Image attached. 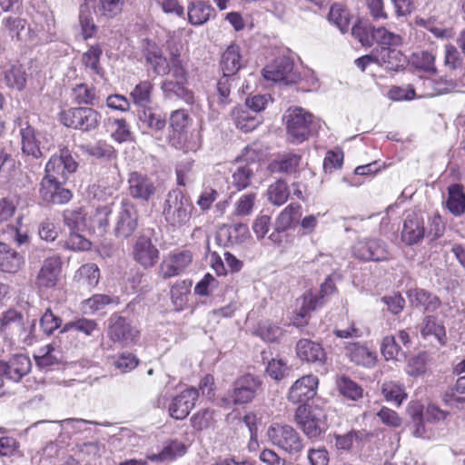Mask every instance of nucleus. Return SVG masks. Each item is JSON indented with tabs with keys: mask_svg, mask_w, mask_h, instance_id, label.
I'll return each instance as SVG.
<instances>
[{
	"mask_svg": "<svg viewBox=\"0 0 465 465\" xmlns=\"http://www.w3.org/2000/svg\"><path fill=\"white\" fill-rule=\"evenodd\" d=\"M445 232V223L440 214L435 213L425 224L424 216L420 212H409L404 220L401 232V240L406 245L419 244L427 237L430 241L440 238Z\"/></svg>",
	"mask_w": 465,
	"mask_h": 465,
	"instance_id": "f257e3e1",
	"label": "nucleus"
},
{
	"mask_svg": "<svg viewBox=\"0 0 465 465\" xmlns=\"http://www.w3.org/2000/svg\"><path fill=\"white\" fill-rule=\"evenodd\" d=\"M193 209L190 198L181 190L175 189L170 191L166 196L163 215L169 225L180 228L190 221Z\"/></svg>",
	"mask_w": 465,
	"mask_h": 465,
	"instance_id": "f03ea898",
	"label": "nucleus"
},
{
	"mask_svg": "<svg viewBox=\"0 0 465 465\" xmlns=\"http://www.w3.org/2000/svg\"><path fill=\"white\" fill-rule=\"evenodd\" d=\"M294 420L309 438H317L327 429L326 413L316 405L301 404L296 409Z\"/></svg>",
	"mask_w": 465,
	"mask_h": 465,
	"instance_id": "7ed1b4c3",
	"label": "nucleus"
},
{
	"mask_svg": "<svg viewBox=\"0 0 465 465\" xmlns=\"http://www.w3.org/2000/svg\"><path fill=\"white\" fill-rule=\"evenodd\" d=\"M312 114L301 107L288 111L286 115L287 134L293 143L305 141L313 130Z\"/></svg>",
	"mask_w": 465,
	"mask_h": 465,
	"instance_id": "20e7f679",
	"label": "nucleus"
},
{
	"mask_svg": "<svg viewBox=\"0 0 465 465\" xmlns=\"http://www.w3.org/2000/svg\"><path fill=\"white\" fill-rule=\"evenodd\" d=\"M60 119L67 127L90 132L99 126L101 114L91 107H74L61 113Z\"/></svg>",
	"mask_w": 465,
	"mask_h": 465,
	"instance_id": "39448f33",
	"label": "nucleus"
},
{
	"mask_svg": "<svg viewBox=\"0 0 465 465\" xmlns=\"http://www.w3.org/2000/svg\"><path fill=\"white\" fill-rule=\"evenodd\" d=\"M77 167L78 163L70 150L63 147L59 150V153L54 154L45 164L44 178L66 183L69 175L74 173Z\"/></svg>",
	"mask_w": 465,
	"mask_h": 465,
	"instance_id": "423d86ee",
	"label": "nucleus"
},
{
	"mask_svg": "<svg viewBox=\"0 0 465 465\" xmlns=\"http://www.w3.org/2000/svg\"><path fill=\"white\" fill-rule=\"evenodd\" d=\"M267 435L271 442L289 454L296 455L303 449L299 433L290 425L273 424Z\"/></svg>",
	"mask_w": 465,
	"mask_h": 465,
	"instance_id": "0eeeda50",
	"label": "nucleus"
},
{
	"mask_svg": "<svg viewBox=\"0 0 465 465\" xmlns=\"http://www.w3.org/2000/svg\"><path fill=\"white\" fill-rule=\"evenodd\" d=\"M138 220L136 206L128 200L122 201L114 226L115 237L122 240L131 237L138 228Z\"/></svg>",
	"mask_w": 465,
	"mask_h": 465,
	"instance_id": "6e6552de",
	"label": "nucleus"
},
{
	"mask_svg": "<svg viewBox=\"0 0 465 465\" xmlns=\"http://www.w3.org/2000/svg\"><path fill=\"white\" fill-rule=\"evenodd\" d=\"M266 80L281 83L285 85L295 84L300 75L293 70V62L289 57H279L262 70Z\"/></svg>",
	"mask_w": 465,
	"mask_h": 465,
	"instance_id": "1a4fd4ad",
	"label": "nucleus"
},
{
	"mask_svg": "<svg viewBox=\"0 0 465 465\" xmlns=\"http://www.w3.org/2000/svg\"><path fill=\"white\" fill-rule=\"evenodd\" d=\"M262 388V381L252 374H245L235 380L229 395L234 404L242 405L251 402Z\"/></svg>",
	"mask_w": 465,
	"mask_h": 465,
	"instance_id": "9d476101",
	"label": "nucleus"
},
{
	"mask_svg": "<svg viewBox=\"0 0 465 465\" xmlns=\"http://www.w3.org/2000/svg\"><path fill=\"white\" fill-rule=\"evenodd\" d=\"M133 259L143 269L153 267L159 261L160 252L150 237L140 235L132 247Z\"/></svg>",
	"mask_w": 465,
	"mask_h": 465,
	"instance_id": "9b49d317",
	"label": "nucleus"
},
{
	"mask_svg": "<svg viewBox=\"0 0 465 465\" xmlns=\"http://www.w3.org/2000/svg\"><path fill=\"white\" fill-rule=\"evenodd\" d=\"M260 169V163L254 159L241 157L235 161L232 168V185L238 191H242L250 186L255 173Z\"/></svg>",
	"mask_w": 465,
	"mask_h": 465,
	"instance_id": "f8f14e48",
	"label": "nucleus"
},
{
	"mask_svg": "<svg viewBox=\"0 0 465 465\" xmlns=\"http://www.w3.org/2000/svg\"><path fill=\"white\" fill-rule=\"evenodd\" d=\"M319 379L313 374H307L298 379L290 388L287 399L297 404H305L317 393Z\"/></svg>",
	"mask_w": 465,
	"mask_h": 465,
	"instance_id": "ddd939ff",
	"label": "nucleus"
},
{
	"mask_svg": "<svg viewBox=\"0 0 465 465\" xmlns=\"http://www.w3.org/2000/svg\"><path fill=\"white\" fill-rule=\"evenodd\" d=\"M107 333L112 341L127 346L134 342L138 331L133 328L125 318L114 314L109 319Z\"/></svg>",
	"mask_w": 465,
	"mask_h": 465,
	"instance_id": "4468645a",
	"label": "nucleus"
},
{
	"mask_svg": "<svg viewBox=\"0 0 465 465\" xmlns=\"http://www.w3.org/2000/svg\"><path fill=\"white\" fill-rule=\"evenodd\" d=\"M352 252L354 256L364 261L380 262L388 258L387 246L379 239L358 241L353 246Z\"/></svg>",
	"mask_w": 465,
	"mask_h": 465,
	"instance_id": "2eb2a0df",
	"label": "nucleus"
},
{
	"mask_svg": "<svg viewBox=\"0 0 465 465\" xmlns=\"http://www.w3.org/2000/svg\"><path fill=\"white\" fill-rule=\"evenodd\" d=\"M198 397L199 392L193 387L183 391L172 399L168 408L170 416L175 420L185 419L195 406Z\"/></svg>",
	"mask_w": 465,
	"mask_h": 465,
	"instance_id": "dca6fc26",
	"label": "nucleus"
},
{
	"mask_svg": "<svg viewBox=\"0 0 465 465\" xmlns=\"http://www.w3.org/2000/svg\"><path fill=\"white\" fill-rule=\"evenodd\" d=\"M193 253L188 250L169 253L160 265V273L163 279L177 276L192 263Z\"/></svg>",
	"mask_w": 465,
	"mask_h": 465,
	"instance_id": "f3484780",
	"label": "nucleus"
},
{
	"mask_svg": "<svg viewBox=\"0 0 465 465\" xmlns=\"http://www.w3.org/2000/svg\"><path fill=\"white\" fill-rule=\"evenodd\" d=\"M64 182L43 178L40 183V196L48 203L63 204L70 201L72 193L64 188Z\"/></svg>",
	"mask_w": 465,
	"mask_h": 465,
	"instance_id": "a211bd4d",
	"label": "nucleus"
},
{
	"mask_svg": "<svg viewBox=\"0 0 465 465\" xmlns=\"http://www.w3.org/2000/svg\"><path fill=\"white\" fill-rule=\"evenodd\" d=\"M297 357L308 363L323 366L327 361V354L322 346L309 339H301L296 343Z\"/></svg>",
	"mask_w": 465,
	"mask_h": 465,
	"instance_id": "6ab92c4d",
	"label": "nucleus"
},
{
	"mask_svg": "<svg viewBox=\"0 0 465 465\" xmlns=\"http://www.w3.org/2000/svg\"><path fill=\"white\" fill-rule=\"evenodd\" d=\"M62 262L59 256L46 258L35 278V285L39 288H54L61 272Z\"/></svg>",
	"mask_w": 465,
	"mask_h": 465,
	"instance_id": "aec40b11",
	"label": "nucleus"
},
{
	"mask_svg": "<svg viewBox=\"0 0 465 465\" xmlns=\"http://www.w3.org/2000/svg\"><path fill=\"white\" fill-rule=\"evenodd\" d=\"M22 152L28 157L33 159H40L43 157V149L41 139L43 134L35 130L29 124L20 129Z\"/></svg>",
	"mask_w": 465,
	"mask_h": 465,
	"instance_id": "412c9836",
	"label": "nucleus"
},
{
	"mask_svg": "<svg viewBox=\"0 0 465 465\" xmlns=\"http://www.w3.org/2000/svg\"><path fill=\"white\" fill-rule=\"evenodd\" d=\"M128 184L130 195L138 200L148 201L156 192L153 182L137 172L131 173Z\"/></svg>",
	"mask_w": 465,
	"mask_h": 465,
	"instance_id": "4be33fe9",
	"label": "nucleus"
},
{
	"mask_svg": "<svg viewBox=\"0 0 465 465\" xmlns=\"http://www.w3.org/2000/svg\"><path fill=\"white\" fill-rule=\"evenodd\" d=\"M32 368L30 358L23 353L13 355L8 361H4L3 376L13 381H19L27 375Z\"/></svg>",
	"mask_w": 465,
	"mask_h": 465,
	"instance_id": "5701e85b",
	"label": "nucleus"
},
{
	"mask_svg": "<svg viewBox=\"0 0 465 465\" xmlns=\"http://www.w3.org/2000/svg\"><path fill=\"white\" fill-rule=\"evenodd\" d=\"M376 64L390 71H399L406 63L404 54L397 47L381 46L375 49Z\"/></svg>",
	"mask_w": 465,
	"mask_h": 465,
	"instance_id": "b1692460",
	"label": "nucleus"
},
{
	"mask_svg": "<svg viewBox=\"0 0 465 465\" xmlns=\"http://www.w3.org/2000/svg\"><path fill=\"white\" fill-rule=\"evenodd\" d=\"M25 264L24 256L8 244L0 242V270L4 272L15 273Z\"/></svg>",
	"mask_w": 465,
	"mask_h": 465,
	"instance_id": "393cba45",
	"label": "nucleus"
},
{
	"mask_svg": "<svg viewBox=\"0 0 465 465\" xmlns=\"http://www.w3.org/2000/svg\"><path fill=\"white\" fill-rule=\"evenodd\" d=\"M250 236L249 228L244 223L223 225L218 232V240L224 245H234L244 242Z\"/></svg>",
	"mask_w": 465,
	"mask_h": 465,
	"instance_id": "a878e982",
	"label": "nucleus"
},
{
	"mask_svg": "<svg viewBox=\"0 0 465 465\" xmlns=\"http://www.w3.org/2000/svg\"><path fill=\"white\" fill-rule=\"evenodd\" d=\"M301 163V155L292 153H286L272 160L268 165V170L272 173H280L294 174L299 172Z\"/></svg>",
	"mask_w": 465,
	"mask_h": 465,
	"instance_id": "bb28decb",
	"label": "nucleus"
},
{
	"mask_svg": "<svg viewBox=\"0 0 465 465\" xmlns=\"http://www.w3.org/2000/svg\"><path fill=\"white\" fill-rule=\"evenodd\" d=\"M220 64L223 74L236 76L238 71L243 66L240 46L235 44L230 45L223 53Z\"/></svg>",
	"mask_w": 465,
	"mask_h": 465,
	"instance_id": "cd10ccee",
	"label": "nucleus"
},
{
	"mask_svg": "<svg viewBox=\"0 0 465 465\" xmlns=\"http://www.w3.org/2000/svg\"><path fill=\"white\" fill-rule=\"evenodd\" d=\"M35 323L36 320L35 318L29 319L27 317L25 320L22 317L7 336L25 345H31L35 341Z\"/></svg>",
	"mask_w": 465,
	"mask_h": 465,
	"instance_id": "c85d7f7f",
	"label": "nucleus"
},
{
	"mask_svg": "<svg viewBox=\"0 0 465 465\" xmlns=\"http://www.w3.org/2000/svg\"><path fill=\"white\" fill-rule=\"evenodd\" d=\"M345 354L357 365L369 368L373 367L377 360L374 351H370L366 346L359 342L348 344L345 348Z\"/></svg>",
	"mask_w": 465,
	"mask_h": 465,
	"instance_id": "c756f323",
	"label": "nucleus"
},
{
	"mask_svg": "<svg viewBox=\"0 0 465 465\" xmlns=\"http://www.w3.org/2000/svg\"><path fill=\"white\" fill-rule=\"evenodd\" d=\"M184 81L165 80L161 85L164 99H181L192 104L194 101L193 94L183 85Z\"/></svg>",
	"mask_w": 465,
	"mask_h": 465,
	"instance_id": "7c9ffc66",
	"label": "nucleus"
},
{
	"mask_svg": "<svg viewBox=\"0 0 465 465\" xmlns=\"http://www.w3.org/2000/svg\"><path fill=\"white\" fill-rule=\"evenodd\" d=\"M232 117L236 127L244 133L252 132L262 123L258 114L244 107H235L232 112Z\"/></svg>",
	"mask_w": 465,
	"mask_h": 465,
	"instance_id": "2f4dec72",
	"label": "nucleus"
},
{
	"mask_svg": "<svg viewBox=\"0 0 465 465\" xmlns=\"http://www.w3.org/2000/svg\"><path fill=\"white\" fill-rule=\"evenodd\" d=\"M446 207L455 216L465 213V193L460 184H452L448 188Z\"/></svg>",
	"mask_w": 465,
	"mask_h": 465,
	"instance_id": "473e14b6",
	"label": "nucleus"
},
{
	"mask_svg": "<svg viewBox=\"0 0 465 465\" xmlns=\"http://www.w3.org/2000/svg\"><path fill=\"white\" fill-rule=\"evenodd\" d=\"M71 98L77 104L94 106L99 102L96 89L86 84H76L71 91Z\"/></svg>",
	"mask_w": 465,
	"mask_h": 465,
	"instance_id": "72a5a7b5",
	"label": "nucleus"
},
{
	"mask_svg": "<svg viewBox=\"0 0 465 465\" xmlns=\"http://www.w3.org/2000/svg\"><path fill=\"white\" fill-rule=\"evenodd\" d=\"M302 215V206L299 203H292L286 206L279 214L275 222V231L278 232H285L291 228L293 222L297 221Z\"/></svg>",
	"mask_w": 465,
	"mask_h": 465,
	"instance_id": "f704fd0d",
	"label": "nucleus"
},
{
	"mask_svg": "<svg viewBox=\"0 0 465 465\" xmlns=\"http://www.w3.org/2000/svg\"><path fill=\"white\" fill-rule=\"evenodd\" d=\"M78 284L86 289L94 288L100 279V271L96 264L86 263L82 265L75 274Z\"/></svg>",
	"mask_w": 465,
	"mask_h": 465,
	"instance_id": "c9c22d12",
	"label": "nucleus"
},
{
	"mask_svg": "<svg viewBox=\"0 0 465 465\" xmlns=\"http://www.w3.org/2000/svg\"><path fill=\"white\" fill-rule=\"evenodd\" d=\"M443 402L456 409H465V378L458 379L455 386L445 391Z\"/></svg>",
	"mask_w": 465,
	"mask_h": 465,
	"instance_id": "e433bc0d",
	"label": "nucleus"
},
{
	"mask_svg": "<svg viewBox=\"0 0 465 465\" xmlns=\"http://www.w3.org/2000/svg\"><path fill=\"white\" fill-rule=\"evenodd\" d=\"M420 332L424 338L430 336L434 337L440 345H443L446 342V331L444 326L432 316L425 318Z\"/></svg>",
	"mask_w": 465,
	"mask_h": 465,
	"instance_id": "4c0bfd02",
	"label": "nucleus"
},
{
	"mask_svg": "<svg viewBox=\"0 0 465 465\" xmlns=\"http://www.w3.org/2000/svg\"><path fill=\"white\" fill-rule=\"evenodd\" d=\"M2 24L12 38L23 40L29 35V28H26L27 22L24 18L10 15L5 17Z\"/></svg>",
	"mask_w": 465,
	"mask_h": 465,
	"instance_id": "58836bf2",
	"label": "nucleus"
},
{
	"mask_svg": "<svg viewBox=\"0 0 465 465\" xmlns=\"http://www.w3.org/2000/svg\"><path fill=\"white\" fill-rule=\"evenodd\" d=\"M213 12L211 5L203 2L191 3L188 5V20L193 25L206 23Z\"/></svg>",
	"mask_w": 465,
	"mask_h": 465,
	"instance_id": "ea45409f",
	"label": "nucleus"
},
{
	"mask_svg": "<svg viewBox=\"0 0 465 465\" xmlns=\"http://www.w3.org/2000/svg\"><path fill=\"white\" fill-rule=\"evenodd\" d=\"M186 452V447L178 440H172L158 454L149 456L153 461L172 460L177 457H181Z\"/></svg>",
	"mask_w": 465,
	"mask_h": 465,
	"instance_id": "a19ab883",
	"label": "nucleus"
},
{
	"mask_svg": "<svg viewBox=\"0 0 465 465\" xmlns=\"http://www.w3.org/2000/svg\"><path fill=\"white\" fill-rule=\"evenodd\" d=\"M84 152L93 157L104 161H112L117 156V153L114 148L103 141L86 145L84 147Z\"/></svg>",
	"mask_w": 465,
	"mask_h": 465,
	"instance_id": "79ce46f5",
	"label": "nucleus"
},
{
	"mask_svg": "<svg viewBox=\"0 0 465 465\" xmlns=\"http://www.w3.org/2000/svg\"><path fill=\"white\" fill-rule=\"evenodd\" d=\"M328 20L335 25L341 33L347 32L350 25V14L340 4H333L328 15Z\"/></svg>",
	"mask_w": 465,
	"mask_h": 465,
	"instance_id": "37998d69",
	"label": "nucleus"
},
{
	"mask_svg": "<svg viewBox=\"0 0 465 465\" xmlns=\"http://www.w3.org/2000/svg\"><path fill=\"white\" fill-rule=\"evenodd\" d=\"M72 331H80L86 336H91L94 331H98V324L94 320L80 318L66 322L61 330V332L64 333Z\"/></svg>",
	"mask_w": 465,
	"mask_h": 465,
	"instance_id": "c03bdc74",
	"label": "nucleus"
},
{
	"mask_svg": "<svg viewBox=\"0 0 465 465\" xmlns=\"http://www.w3.org/2000/svg\"><path fill=\"white\" fill-rule=\"evenodd\" d=\"M125 0H98L97 12L106 19H113L122 14Z\"/></svg>",
	"mask_w": 465,
	"mask_h": 465,
	"instance_id": "a18cd8bd",
	"label": "nucleus"
},
{
	"mask_svg": "<svg viewBox=\"0 0 465 465\" xmlns=\"http://www.w3.org/2000/svg\"><path fill=\"white\" fill-rule=\"evenodd\" d=\"M337 387L341 394L349 400L357 401L362 398L363 389L348 377H340L337 380Z\"/></svg>",
	"mask_w": 465,
	"mask_h": 465,
	"instance_id": "49530a36",
	"label": "nucleus"
},
{
	"mask_svg": "<svg viewBox=\"0 0 465 465\" xmlns=\"http://www.w3.org/2000/svg\"><path fill=\"white\" fill-rule=\"evenodd\" d=\"M373 43L385 47H399L402 44V38L400 35L390 32L385 27H378L374 30Z\"/></svg>",
	"mask_w": 465,
	"mask_h": 465,
	"instance_id": "de8ad7c7",
	"label": "nucleus"
},
{
	"mask_svg": "<svg viewBox=\"0 0 465 465\" xmlns=\"http://www.w3.org/2000/svg\"><path fill=\"white\" fill-rule=\"evenodd\" d=\"M79 24L84 39L92 37L97 31V26L94 22L91 9L87 4L80 6Z\"/></svg>",
	"mask_w": 465,
	"mask_h": 465,
	"instance_id": "09e8293b",
	"label": "nucleus"
},
{
	"mask_svg": "<svg viewBox=\"0 0 465 465\" xmlns=\"http://www.w3.org/2000/svg\"><path fill=\"white\" fill-rule=\"evenodd\" d=\"M290 192L285 181L278 180L268 189V200L274 205L283 204L289 198Z\"/></svg>",
	"mask_w": 465,
	"mask_h": 465,
	"instance_id": "8fccbe9b",
	"label": "nucleus"
},
{
	"mask_svg": "<svg viewBox=\"0 0 465 465\" xmlns=\"http://www.w3.org/2000/svg\"><path fill=\"white\" fill-rule=\"evenodd\" d=\"M425 84L430 88L431 91L424 94L426 96H435L450 93L456 88V84L452 79L440 77L436 80L428 79Z\"/></svg>",
	"mask_w": 465,
	"mask_h": 465,
	"instance_id": "3c124183",
	"label": "nucleus"
},
{
	"mask_svg": "<svg viewBox=\"0 0 465 465\" xmlns=\"http://www.w3.org/2000/svg\"><path fill=\"white\" fill-rule=\"evenodd\" d=\"M375 29L371 24L359 21L352 26L351 34L363 46H371L374 38L372 35Z\"/></svg>",
	"mask_w": 465,
	"mask_h": 465,
	"instance_id": "603ef678",
	"label": "nucleus"
},
{
	"mask_svg": "<svg viewBox=\"0 0 465 465\" xmlns=\"http://www.w3.org/2000/svg\"><path fill=\"white\" fill-rule=\"evenodd\" d=\"M435 54L429 51H420L413 54V65L428 74H435L437 69L435 66Z\"/></svg>",
	"mask_w": 465,
	"mask_h": 465,
	"instance_id": "864d4df0",
	"label": "nucleus"
},
{
	"mask_svg": "<svg viewBox=\"0 0 465 465\" xmlns=\"http://www.w3.org/2000/svg\"><path fill=\"white\" fill-rule=\"evenodd\" d=\"M381 392L387 401H394L398 406L407 398L404 388L392 381L383 382Z\"/></svg>",
	"mask_w": 465,
	"mask_h": 465,
	"instance_id": "5fc2aeb1",
	"label": "nucleus"
},
{
	"mask_svg": "<svg viewBox=\"0 0 465 465\" xmlns=\"http://www.w3.org/2000/svg\"><path fill=\"white\" fill-rule=\"evenodd\" d=\"M381 351L385 360H396L401 361L405 357L404 351H402L395 341L393 336H385L382 339L381 345Z\"/></svg>",
	"mask_w": 465,
	"mask_h": 465,
	"instance_id": "6e6d98bb",
	"label": "nucleus"
},
{
	"mask_svg": "<svg viewBox=\"0 0 465 465\" xmlns=\"http://www.w3.org/2000/svg\"><path fill=\"white\" fill-rule=\"evenodd\" d=\"M64 221L70 232L83 231L86 226L85 214L82 209L66 210L64 213Z\"/></svg>",
	"mask_w": 465,
	"mask_h": 465,
	"instance_id": "4d7b16f0",
	"label": "nucleus"
},
{
	"mask_svg": "<svg viewBox=\"0 0 465 465\" xmlns=\"http://www.w3.org/2000/svg\"><path fill=\"white\" fill-rule=\"evenodd\" d=\"M153 84L149 81L139 83L131 92L134 103L139 106H146L151 103Z\"/></svg>",
	"mask_w": 465,
	"mask_h": 465,
	"instance_id": "13d9d810",
	"label": "nucleus"
},
{
	"mask_svg": "<svg viewBox=\"0 0 465 465\" xmlns=\"http://www.w3.org/2000/svg\"><path fill=\"white\" fill-rule=\"evenodd\" d=\"M237 77L231 74H223V76L219 79L216 89L218 94V103L222 105H225L230 103L231 88Z\"/></svg>",
	"mask_w": 465,
	"mask_h": 465,
	"instance_id": "bf43d9fd",
	"label": "nucleus"
},
{
	"mask_svg": "<svg viewBox=\"0 0 465 465\" xmlns=\"http://www.w3.org/2000/svg\"><path fill=\"white\" fill-rule=\"evenodd\" d=\"M255 200V193H248L242 194L234 204L233 214L235 216H248L252 214Z\"/></svg>",
	"mask_w": 465,
	"mask_h": 465,
	"instance_id": "052dcab7",
	"label": "nucleus"
},
{
	"mask_svg": "<svg viewBox=\"0 0 465 465\" xmlns=\"http://www.w3.org/2000/svg\"><path fill=\"white\" fill-rule=\"evenodd\" d=\"M103 54L100 45H94L83 55V63L85 67L90 68L94 73L100 74L101 67L99 65L100 58Z\"/></svg>",
	"mask_w": 465,
	"mask_h": 465,
	"instance_id": "680f3d73",
	"label": "nucleus"
},
{
	"mask_svg": "<svg viewBox=\"0 0 465 465\" xmlns=\"http://www.w3.org/2000/svg\"><path fill=\"white\" fill-rule=\"evenodd\" d=\"M139 119L143 125L154 132L162 131L166 125L165 119L151 110H143Z\"/></svg>",
	"mask_w": 465,
	"mask_h": 465,
	"instance_id": "e2e57ef3",
	"label": "nucleus"
},
{
	"mask_svg": "<svg viewBox=\"0 0 465 465\" xmlns=\"http://www.w3.org/2000/svg\"><path fill=\"white\" fill-rule=\"evenodd\" d=\"M5 80L9 87L22 90L25 84V73L21 67L12 65L5 71Z\"/></svg>",
	"mask_w": 465,
	"mask_h": 465,
	"instance_id": "0e129e2a",
	"label": "nucleus"
},
{
	"mask_svg": "<svg viewBox=\"0 0 465 465\" xmlns=\"http://www.w3.org/2000/svg\"><path fill=\"white\" fill-rule=\"evenodd\" d=\"M256 333L263 341L273 342L277 341L282 334V329L271 322H262L256 329Z\"/></svg>",
	"mask_w": 465,
	"mask_h": 465,
	"instance_id": "69168bd1",
	"label": "nucleus"
},
{
	"mask_svg": "<svg viewBox=\"0 0 465 465\" xmlns=\"http://www.w3.org/2000/svg\"><path fill=\"white\" fill-rule=\"evenodd\" d=\"M177 176V183L180 186H185L194 181L193 173V163L190 161H183L177 163L175 168Z\"/></svg>",
	"mask_w": 465,
	"mask_h": 465,
	"instance_id": "338daca9",
	"label": "nucleus"
},
{
	"mask_svg": "<svg viewBox=\"0 0 465 465\" xmlns=\"http://www.w3.org/2000/svg\"><path fill=\"white\" fill-rule=\"evenodd\" d=\"M62 324V319L47 309L40 319V327L46 335H51Z\"/></svg>",
	"mask_w": 465,
	"mask_h": 465,
	"instance_id": "774afa93",
	"label": "nucleus"
}]
</instances>
